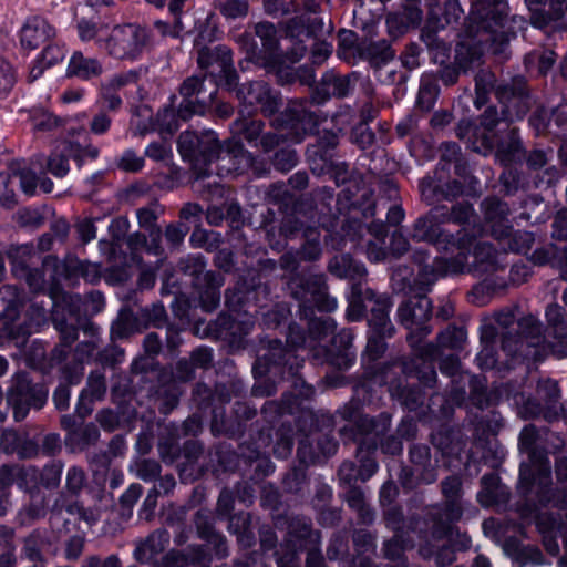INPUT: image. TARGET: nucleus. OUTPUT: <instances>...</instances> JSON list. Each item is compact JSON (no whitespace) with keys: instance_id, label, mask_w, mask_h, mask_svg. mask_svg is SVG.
Wrapping results in <instances>:
<instances>
[{"instance_id":"obj_61","label":"nucleus","mask_w":567,"mask_h":567,"mask_svg":"<svg viewBox=\"0 0 567 567\" xmlns=\"http://www.w3.org/2000/svg\"><path fill=\"white\" fill-rule=\"evenodd\" d=\"M347 502L350 507L357 509L363 517V519L372 520V514L367 508L364 503V494L360 488L357 487H350V489L347 493Z\"/></svg>"},{"instance_id":"obj_22","label":"nucleus","mask_w":567,"mask_h":567,"mask_svg":"<svg viewBox=\"0 0 567 567\" xmlns=\"http://www.w3.org/2000/svg\"><path fill=\"white\" fill-rule=\"evenodd\" d=\"M103 72L102 62L97 58L85 55L82 51L73 52L66 68V76L84 81L99 78Z\"/></svg>"},{"instance_id":"obj_9","label":"nucleus","mask_w":567,"mask_h":567,"mask_svg":"<svg viewBox=\"0 0 567 567\" xmlns=\"http://www.w3.org/2000/svg\"><path fill=\"white\" fill-rule=\"evenodd\" d=\"M45 401L47 391L38 384H32L27 373L18 372L13 375L7 393V404L12 406L17 421L23 420L30 408L40 410Z\"/></svg>"},{"instance_id":"obj_7","label":"nucleus","mask_w":567,"mask_h":567,"mask_svg":"<svg viewBox=\"0 0 567 567\" xmlns=\"http://www.w3.org/2000/svg\"><path fill=\"white\" fill-rule=\"evenodd\" d=\"M255 35L245 32L237 38L246 59L259 65L276 64L281 60L276 27L270 22H259L254 27Z\"/></svg>"},{"instance_id":"obj_34","label":"nucleus","mask_w":567,"mask_h":567,"mask_svg":"<svg viewBox=\"0 0 567 567\" xmlns=\"http://www.w3.org/2000/svg\"><path fill=\"white\" fill-rule=\"evenodd\" d=\"M353 336L351 331L342 330L333 338L334 347L340 346L341 350L339 353L331 358L332 364L338 369H348L354 361V353L351 351Z\"/></svg>"},{"instance_id":"obj_24","label":"nucleus","mask_w":567,"mask_h":567,"mask_svg":"<svg viewBox=\"0 0 567 567\" xmlns=\"http://www.w3.org/2000/svg\"><path fill=\"white\" fill-rule=\"evenodd\" d=\"M423 18L422 9L416 4H406L399 12H391L386 16V25L390 34L401 35L410 28L417 27Z\"/></svg>"},{"instance_id":"obj_19","label":"nucleus","mask_w":567,"mask_h":567,"mask_svg":"<svg viewBox=\"0 0 567 567\" xmlns=\"http://www.w3.org/2000/svg\"><path fill=\"white\" fill-rule=\"evenodd\" d=\"M319 533L311 529L310 522L305 518H292L288 525L286 546L288 554L318 546Z\"/></svg>"},{"instance_id":"obj_56","label":"nucleus","mask_w":567,"mask_h":567,"mask_svg":"<svg viewBox=\"0 0 567 567\" xmlns=\"http://www.w3.org/2000/svg\"><path fill=\"white\" fill-rule=\"evenodd\" d=\"M220 13L227 19L246 17L249 4L246 0H226L218 6Z\"/></svg>"},{"instance_id":"obj_57","label":"nucleus","mask_w":567,"mask_h":567,"mask_svg":"<svg viewBox=\"0 0 567 567\" xmlns=\"http://www.w3.org/2000/svg\"><path fill=\"white\" fill-rule=\"evenodd\" d=\"M547 0H526L530 11V22L537 28H544L550 23V17L546 13L544 7Z\"/></svg>"},{"instance_id":"obj_11","label":"nucleus","mask_w":567,"mask_h":567,"mask_svg":"<svg viewBox=\"0 0 567 567\" xmlns=\"http://www.w3.org/2000/svg\"><path fill=\"white\" fill-rule=\"evenodd\" d=\"M398 316L400 322L410 330L408 340L412 346L430 333L426 322L432 316V303L427 297L416 296L409 299L399 307Z\"/></svg>"},{"instance_id":"obj_64","label":"nucleus","mask_w":567,"mask_h":567,"mask_svg":"<svg viewBox=\"0 0 567 567\" xmlns=\"http://www.w3.org/2000/svg\"><path fill=\"white\" fill-rule=\"evenodd\" d=\"M16 220L21 227L38 228L44 223V217L37 209L23 208L16 214Z\"/></svg>"},{"instance_id":"obj_44","label":"nucleus","mask_w":567,"mask_h":567,"mask_svg":"<svg viewBox=\"0 0 567 567\" xmlns=\"http://www.w3.org/2000/svg\"><path fill=\"white\" fill-rule=\"evenodd\" d=\"M505 288V281L494 282L491 280H484L473 288L471 292L472 302L477 306H484L495 293L503 291Z\"/></svg>"},{"instance_id":"obj_45","label":"nucleus","mask_w":567,"mask_h":567,"mask_svg":"<svg viewBox=\"0 0 567 567\" xmlns=\"http://www.w3.org/2000/svg\"><path fill=\"white\" fill-rule=\"evenodd\" d=\"M140 319L144 329L148 327L162 328L167 321V313L162 303H153L140 311Z\"/></svg>"},{"instance_id":"obj_58","label":"nucleus","mask_w":567,"mask_h":567,"mask_svg":"<svg viewBox=\"0 0 567 567\" xmlns=\"http://www.w3.org/2000/svg\"><path fill=\"white\" fill-rule=\"evenodd\" d=\"M298 163V156L295 150L281 148L275 153L272 164L280 172L291 171Z\"/></svg>"},{"instance_id":"obj_4","label":"nucleus","mask_w":567,"mask_h":567,"mask_svg":"<svg viewBox=\"0 0 567 567\" xmlns=\"http://www.w3.org/2000/svg\"><path fill=\"white\" fill-rule=\"evenodd\" d=\"M152 44L151 31L137 23L112 28L103 40L104 52L114 60L134 61Z\"/></svg>"},{"instance_id":"obj_48","label":"nucleus","mask_w":567,"mask_h":567,"mask_svg":"<svg viewBox=\"0 0 567 567\" xmlns=\"http://www.w3.org/2000/svg\"><path fill=\"white\" fill-rule=\"evenodd\" d=\"M37 470L34 467H22L19 465L0 466V488L4 489L11 486L17 477H34Z\"/></svg>"},{"instance_id":"obj_23","label":"nucleus","mask_w":567,"mask_h":567,"mask_svg":"<svg viewBox=\"0 0 567 567\" xmlns=\"http://www.w3.org/2000/svg\"><path fill=\"white\" fill-rule=\"evenodd\" d=\"M561 299L567 307V288ZM546 319L554 339L559 340L561 344L560 354L567 355V310L557 303H551L546 309Z\"/></svg>"},{"instance_id":"obj_8","label":"nucleus","mask_w":567,"mask_h":567,"mask_svg":"<svg viewBox=\"0 0 567 567\" xmlns=\"http://www.w3.org/2000/svg\"><path fill=\"white\" fill-rule=\"evenodd\" d=\"M486 224L491 234L498 240L509 239L508 248L515 251H524L529 248L533 238L528 233L513 234L507 218L509 208L506 203L497 198H486L483 202Z\"/></svg>"},{"instance_id":"obj_5","label":"nucleus","mask_w":567,"mask_h":567,"mask_svg":"<svg viewBox=\"0 0 567 567\" xmlns=\"http://www.w3.org/2000/svg\"><path fill=\"white\" fill-rule=\"evenodd\" d=\"M178 150L184 158L192 162L197 178H204L213 174L210 165L218 158L221 146L213 131L202 134L186 131L178 137Z\"/></svg>"},{"instance_id":"obj_41","label":"nucleus","mask_w":567,"mask_h":567,"mask_svg":"<svg viewBox=\"0 0 567 567\" xmlns=\"http://www.w3.org/2000/svg\"><path fill=\"white\" fill-rule=\"evenodd\" d=\"M497 153L504 164H509L520 157L523 145L516 128L511 130L507 140L499 144Z\"/></svg>"},{"instance_id":"obj_49","label":"nucleus","mask_w":567,"mask_h":567,"mask_svg":"<svg viewBox=\"0 0 567 567\" xmlns=\"http://www.w3.org/2000/svg\"><path fill=\"white\" fill-rule=\"evenodd\" d=\"M442 29L441 27L430 25V19L426 20V24L421 32V40L425 43V45L432 50L446 55L449 51V45L446 42L439 38L437 31Z\"/></svg>"},{"instance_id":"obj_62","label":"nucleus","mask_w":567,"mask_h":567,"mask_svg":"<svg viewBox=\"0 0 567 567\" xmlns=\"http://www.w3.org/2000/svg\"><path fill=\"white\" fill-rule=\"evenodd\" d=\"M116 165L124 172L135 173L144 166V158L135 152L127 150L117 159Z\"/></svg>"},{"instance_id":"obj_59","label":"nucleus","mask_w":567,"mask_h":567,"mask_svg":"<svg viewBox=\"0 0 567 567\" xmlns=\"http://www.w3.org/2000/svg\"><path fill=\"white\" fill-rule=\"evenodd\" d=\"M161 212L162 209L157 205L140 208L137 210L140 226L146 229L148 233H152L154 229H161L156 225V220Z\"/></svg>"},{"instance_id":"obj_51","label":"nucleus","mask_w":567,"mask_h":567,"mask_svg":"<svg viewBox=\"0 0 567 567\" xmlns=\"http://www.w3.org/2000/svg\"><path fill=\"white\" fill-rule=\"evenodd\" d=\"M466 331L455 326L447 327L437 337V344L442 348L457 349L465 342Z\"/></svg>"},{"instance_id":"obj_17","label":"nucleus","mask_w":567,"mask_h":567,"mask_svg":"<svg viewBox=\"0 0 567 567\" xmlns=\"http://www.w3.org/2000/svg\"><path fill=\"white\" fill-rule=\"evenodd\" d=\"M364 299L373 302L370 309L371 317L369 319V326L372 332L392 337L394 327L389 319V310L392 306L390 298L386 296H377L373 290L365 289Z\"/></svg>"},{"instance_id":"obj_1","label":"nucleus","mask_w":567,"mask_h":567,"mask_svg":"<svg viewBox=\"0 0 567 567\" xmlns=\"http://www.w3.org/2000/svg\"><path fill=\"white\" fill-rule=\"evenodd\" d=\"M506 3L503 0H478L468 17L467 33L471 41H464L456 47L454 64L462 72H467L480 64L485 49L494 55H506L511 39L516 37V27L524 29L525 20L513 17L506 20Z\"/></svg>"},{"instance_id":"obj_63","label":"nucleus","mask_w":567,"mask_h":567,"mask_svg":"<svg viewBox=\"0 0 567 567\" xmlns=\"http://www.w3.org/2000/svg\"><path fill=\"white\" fill-rule=\"evenodd\" d=\"M351 141L361 150L370 147L374 142V133L365 123H360L351 132Z\"/></svg>"},{"instance_id":"obj_2","label":"nucleus","mask_w":567,"mask_h":567,"mask_svg":"<svg viewBox=\"0 0 567 567\" xmlns=\"http://www.w3.org/2000/svg\"><path fill=\"white\" fill-rule=\"evenodd\" d=\"M412 238L417 241H429L437 249L456 252L453 257H436L431 266H424L423 271L430 270L437 276L462 274L465 268L466 250L471 244L468 231L462 228L455 235L446 234L435 226L430 214L417 218L413 225Z\"/></svg>"},{"instance_id":"obj_42","label":"nucleus","mask_w":567,"mask_h":567,"mask_svg":"<svg viewBox=\"0 0 567 567\" xmlns=\"http://www.w3.org/2000/svg\"><path fill=\"white\" fill-rule=\"evenodd\" d=\"M78 34L81 41L90 42L95 41L100 48L103 49V40L106 38L107 25L103 23L93 22L90 20H81L78 25Z\"/></svg>"},{"instance_id":"obj_35","label":"nucleus","mask_w":567,"mask_h":567,"mask_svg":"<svg viewBox=\"0 0 567 567\" xmlns=\"http://www.w3.org/2000/svg\"><path fill=\"white\" fill-rule=\"evenodd\" d=\"M231 51L225 45H217L214 48L203 47L197 52V64L200 69H207L212 65H221L229 61Z\"/></svg>"},{"instance_id":"obj_37","label":"nucleus","mask_w":567,"mask_h":567,"mask_svg":"<svg viewBox=\"0 0 567 567\" xmlns=\"http://www.w3.org/2000/svg\"><path fill=\"white\" fill-rule=\"evenodd\" d=\"M33 254L32 245L11 246L8 249L7 256L12 266V274L16 277L22 276L30 268L29 261Z\"/></svg>"},{"instance_id":"obj_13","label":"nucleus","mask_w":567,"mask_h":567,"mask_svg":"<svg viewBox=\"0 0 567 567\" xmlns=\"http://www.w3.org/2000/svg\"><path fill=\"white\" fill-rule=\"evenodd\" d=\"M288 367L290 375H295V367H299L298 357L293 351L286 349L280 340H268L259 351L254 364V371L258 375H264L280 367Z\"/></svg>"},{"instance_id":"obj_36","label":"nucleus","mask_w":567,"mask_h":567,"mask_svg":"<svg viewBox=\"0 0 567 567\" xmlns=\"http://www.w3.org/2000/svg\"><path fill=\"white\" fill-rule=\"evenodd\" d=\"M144 329L140 316L136 317L131 310L120 312L117 319L112 324V334L115 338H127L131 334Z\"/></svg>"},{"instance_id":"obj_15","label":"nucleus","mask_w":567,"mask_h":567,"mask_svg":"<svg viewBox=\"0 0 567 567\" xmlns=\"http://www.w3.org/2000/svg\"><path fill=\"white\" fill-rule=\"evenodd\" d=\"M436 351V346L427 343L417 349L415 358L404 365L408 374L416 377L427 388H432L436 382V371L433 363Z\"/></svg>"},{"instance_id":"obj_30","label":"nucleus","mask_w":567,"mask_h":567,"mask_svg":"<svg viewBox=\"0 0 567 567\" xmlns=\"http://www.w3.org/2000/svg\"><path fill=\"white\" fill-rule=\"evenodd\" d=\"M169 536L165 530L153 532L145 540L141 542L134 551V557L140 563H148L163 553L168 545Z\"/></svg>"},{"instance_id":"obj_29","label":"nucleus","mask_w":567,"mask_h":567,"mask_svg":"<svg viewBox=\"0 0 567 567\" xmlns=\"http://www.w3.org/2000/svg\"><path fill=\"white\" fill-rule=\"evenodd\" d=\"M106 393V381L103 373L94 371L89 375L87 385L82 390L80 395V403L78 411L82 417H85L92 411L91 406L86 405V401L90 403L99 401L104 398Z\"/></svg>"},{"instance_id":"obj_47","label":"nucleus","mask_w":567,"mask_h":567,"mask_svg":"<svg viewBox=\"0 0 567 567\" xmlns=\"http://www.w3.org/2000/svg\"><path fill=\"white\" fill-rule=\"evenodd\" d=\"M482 491L478 494L480 502L485 505L489 506L497 502L499 496V477L494 474H485L482 480Z\"/></svg>"},{"instance_id":"obj_14","label":"nucleus","mask_w":567,"mask_h":567,"mask_svg":"<svg viewBox=\"0 0 567 567\" xmlns=\"http://www.w3.org/2000/svg\"><path fill=\"white\" fill-rule=\"evenodd\" d=\"M233 133L241 136L252 146H260L262 152L269 153L286 141L284 134L277 132L264 133L265 123L260 120L238 117L233 123Z\"/></svg>"},{"instance_id":"obj_27","label":"nucleus","mask_w":567,"mask_h":567,"mask_svg":"<svg viewBox=\"0 0 567 567\" xmlns=\"http://www.w3.org/2000/svg\"><path fill=\"white\" fill-rule=\"evenodd\" d=\"M223 285L224 277L220 274L212 270L204 274L202 285L197 287L200 289L199 299L205 311H213L218 307L220 301L219 289Z\"/></svg>"},{"instance_id":"obj_10","label":"nucleus","mask_w":567,"mask_h":567,"mask_svg":"<svg viewBox=\"0 0 567 567\" xmlns=\"http://www.w3.org/2000/svg\"><path fill=\"white\" fill-rule=\"evenodd\" d=\"M495 96L503 105L502 113L506 121L520 120L529 111V92L523 76H515L497 83Z\"/></svg>"},{"instance_id":"obj_21","label":"nucleus","mask_w":567,"mask_h":567,"mask_svg":"<svg viewBox=\"0 0 567 567\" xmlns=\"http://www.w3.org/2000/svg\"><path fill=\"white\" fill-rule=\"evenodd\" d=\"M390 429V416L385 413L379 415L377 419L368 415H362L358 419L354 426L343 427L341 433L346 435L348 432L353 434V440H359L358 435L370 436L373 435V439H370L369 444L373 449L377 446V437H381L386 434Z\"/></svg>"},{"instance_id":"obj_60","label":"nucleus","mask_w":567,"mask_h":567,"mask_svg":"<svg viewBox=\"0 0 567 567\" xmlns=\"http://www.w3.org/2000/svg\"><path fill=\"white\" fill-rule=\"evenodd\" d=\"M16 83V72L12 65L0 58V96H7Z\"/></svg>"},{"instance_id":"obj_39","label":"nucleus","mask_w":567,"mask_h":567,"mask_svg":"<svg viewBox=\"0 0 567 567\" xmlns=\"http://www.w3.org/2000/svg\"><path fill=\"white\" fill-rule=\"evenodd\" d=\"M362 54L374 66H380L394 58V51L386 40L370 42L362 50Z\"/></svg>"},{"instance_id":"obj_33","label":"nucleus","mask_w":567,"mask_h":567,"mask_svg":"<svg viewBox=\"0 0 567 567\" xmlns=\"http://www.w3.org/2000/svg\"><path fill=\"white\" fill-rule=\"evenodd\" d=\"M338 136L332 132H323L317 144L307 148L308 159L315 163L317 159L322 162V167L330 162L329 152L338 145Z\"/></svg>"},{"instance_id":"obj_18","label":"nucleus","mask_w":567,"mask_h":567,"mask_svg":"<svg viewBox=\"0 0 567 567\" xmlns=\"http://www.w3.org/2000/svg\"><path fill=\"white\" fill-rule=\"evenodd\" d=\"M55 35L54 28L41 17L29 18L20 31V42L25 50H37Z\"/></svg>"},{"instance_id":"obj_40","label":"nucleus","mask_w":567,"mask_h":567,"mask_svg":"<svg viewBox=\"0 0 567 567\" xmlns=\"http://www.w3.org/2000/svg\"><path fill=\"white\" fill-rule=\"evenodd\" d=\"M305 244L298 251L302 260L313 261L321 256L320 231L315 227H307L303 230Z\"/></svg>"},{"instance_id":"obj_25","label":"nucleus","mask_w":567,"mask_h":567,"mask_svg":"<svg viewBox=\"0 0 567 567\" xmlns=\"http://www.w3.org/2000/svg\"><path fill=\"white\" fill-rule=\"evenodd\" d=\"M464 14L458 0H445L441 7L437 2L429 4L427 19L430 25L445 28L446 25L457 24Z\"/></svg>"},{"instance_id":"obj_38","label":"nucleus","mask_w":567,"mask_h":567,"mask_svg":"<svg viewBox=\"0 0 567 567\" xmlns=\"http://www.w3.org/2000/svg\"><path fill=\"white\" fill-rule=\"evenodd\" d=\"M53 323L61 333V344L53 350V358L62 361L66 358L68 349L78 339V329L56 317L53 318Z\"/></svg>"},{"instance_id":"obj_53","label":"nucleus","mask_w":567,"mask_h":567,"mask_svg":"<svg viewBox=\"0 0 567 567\" xmlns=\"http://www.w3.org/2000/svg\"><path fill=\"white\" fill-rule=\"evenodd\" d=\"M308 320V330L310 338L315 340H320L321 338L328 336L330 332H333L336 326L330 319H320L313 317V313H309L308 317H303Z\"/></svg>"},{"instance_id":"obj_32","label":"nucleus","mask_w":567,"mask_h":567,"mask_svg":"<svg viewBox=\"0 0 567 567\" xmlns=\"http://www.w3.org/2000/svg\"><path fill=\"white\" fill-rule=\"evenodd\" d=\"M328 270L339 278H362L367 270L365 268L353 260L349 255H341L332 258L328 264Z\"/></svg>"},{"instance_id":"obj_43","label":"nucleus","mask_w":567,"mask_h":567,"mask_svg":"<svg viewBox=\"0 0 567 567\" xmlns=\"http://www.w3.org/2000/svg\"><path fill=\"white\" fill-rule=\"evenodd\" d=\"M470 399L478 409H485L494 403V395L488 392L486 380L480 377H472L470 380Z\"/></svg>"},{"instance_id":"obj_28","label":"nucleus","mask_w":567,"mask_h":567,"mask_svg":"<svg viewBox=\"0 0 567 567\" xmlns=\"http://www.w3.org/2000/svg\"><path fill=\"white\" fill-rule=\"evenodd\" d=\"M462 515L463 506L461 503V498L445 499L443 512H435L432 514L434 523L433 534L439 538L445 536L450 532L451 524L460 520Z\"/></svg>"},{"instance_id":"obj_26","label":"nucleus","mask_w":567,"mask_h":567,"mask_svg":"<svg viewBox=\"0 0 567 567\" xmlns=\"http://www.w3.org/2000/svg\"><path fill=\"white\" fill-rule=\"evenodd\" d=\"M357 80V73L341 75L334 71L326 72L320 81L323 99L330 96L341 99L347 96L353 89Z\"/></svg>"},{"instance_id":"obj_31","label":"nucleus","mask_w":567,"mask_h":567,"mask_svg":"<svg viewBox=\"0 0 567 567\" xmlns=\"http://www.w3.org/2000/svg\"><path fill=\"white\" fill-rule=\"evenodd\" d=\"M526 453L528 454L530 465L523 464L520 466V480L529 485L535 481L534 472H537L539 475L548 476L550 471L548 467V458L544 450L535 447Z\"/></svg>"},{"instance_id":"obj_55","label":"nucleus","mask_w":567,"mask_h":567,"mask_svg":"<svg viewBox=\"0 0 567 567\" xmlns=\"http://www.w3.org/2000/svg\"><path fill=\"white\" fill-rule=\"evenodd\" d=\"M437 94V84L431 80H423L417 96L419 106L425 111H430L434 104Z\"/></svg>"},{"instance_id":"obj_54","label":"nucleus","mask_w":567,"mask_h":567,"mask_svg":"<svg viewBox=\"0 0 567 567\" xmlns=\"http://www.w3.org/2000/svg\"><path fill=\"white\" fill-rule=\"evenodd\" d=\"M63 464L61 462H52L45 465L40 474V483L47 488H55L60 484Z\"/></svg>"},{"instance_id":"obj_50","label":"nucleus","mask_w":567,"mask_h":567,"mask_svg":"<svg viewBox=\"0 0 567 567\" xmlns=\"http://www.w3.org/2000/svg\"><path fill=\"white\" fill-rule=\"evenodd\" d=\"M136 476L145 482L154 481L159 476L161 464L155 460L138 458L131 466Z\"/></svg>"},{"instance_id":"obj_46","label":"nucleus","mask_w":567,"mask_h":567,"mask_svg":"<svg viewBox=\"0 0 567 567\" xmlns=\"http://www.w3.org/2000/svg\"><path fill=\"white\" fill-rule=\"evenodd\" d=\"M419 188L422 199L427 205H433L437 202L445 200L443 198L444 190L443 185L441 184V179L426 176L421 179Z\"/></svg>"},{"instance_id":"obj_12","label":"nucleus","mask_w":567,"mask_h":567,"mask_svg":"<svg viewBox=\"0 0 567 567\" xmlns=\"http://www.w3.org/2000/svg\"><path fill=\"white\" fill-rule=\"evenodd\" d=\"M236 95L244 107L252 109L247 110L248 114L259 109L264 115L269 116L278 111L280 104L278 95L264 81H251L241 84L237 89Z\"/></svg>"},{"instance_id":"obj_6","label":"nucleus","mask_w":567,"mask_h":567,"mask_svg":"<svg viewBox=\"0 0 567 567\" xmlns=\"http://www.w3.org/2000/svg\"><path fill=\"white\" fill-rule=\"evenodd\" d=\"M291 296L299 301L301 317L319 311L330 312L337 308V301L328 293L324 275H298L290 280Z\"/></svg>"},{"instance_id":"obj_52","label":"nucleus","mask_w":567,"mask_h":567,"mask_svg":"<svg viewBox=\"0 0 567 567\" xmlns=\"http://www.w3.org/2000/svg\"><path fill=\"white\" fill-rule=\"evenodd\" d=\"M205 267L206 264L203 257L199 256L187 257L186 259L179 261L181 270L184 274L194 277L196 286L202 285L203 276L206 272Z\"/></svg>"},{"instance_id":"obj_20","label":"nucleus","mask_w":567,"mask_h":567,"mask_svg":"<svg viewBox=\"0 0 567 567\" xmlns=\"http://www.w3.org/2000/svg\"><path fill=\"white\" fill-rule=\"evenodd\" d=\"M468 238H471V244L466 250V255L468 254L474 240L473 236H471L470 234ZM498 257L499 255L489 244L480 243L474 248L473 262L468 265L466 259L465 268L462 272L470 271L480 276L485 274H493L502 268Z\"/></svg>"},{"instance_id":"obj_16","label":"nucleus","mask_w":567,"mask_h":567,"mask_svg":"<svg viewBox=\"0 0 567 567\" xmlns=\"http://www.w3.org/2000/svg\"><path fill=\"white\" fill-rule=\"evenodd\" d=\"M205 75H192L186 78L179 86V94L183 102L179 104L177 115L186 121L194 114H203L205 105L197 95L202 92Z\"/></svg>"},{"instance_id":"obj_3","label":"nucleus","mask_w":567,"mask_h":567,"mask_svg":"<svg viewBox=\"0 0 567 567\" xmlns=\"http://www.w3.org/2000/svg\"><path fill=\"white\" fill-rule=\"evenodd\" d=\"M517 327L518 330L515 334H512L511 331L503 333L502 348L509 354L520 353L539 360L548 350L560 353L559 340L555 343L547 341L540 321L534 316L528 315L520 318Z\"/></svg>"}]
</instances>
